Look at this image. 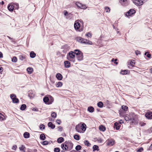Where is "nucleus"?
<instances>
[{"label": "nucleus", "instance_id": "aec40b11", "mask_svg": "<svg viewBox=\"0 0 152 152\" xmlns=\"http://www.w3.org/2000/svg\"><path fill=\"white\" fill-rule=\"evenodd\" d=\"M48 125L49 127H50L52 129H54L55 127V125L53 124L52 122H49L48 123Z\"/></svg>", "mask_w": 152, "mask_h": 152}, {"label": "nucleus", "instance_id": "5701e85b", "mask_svg": "<svg viewBox=\"0 0 152 152\" xmlns=\"http://www.w3.org/2000/svg\"><path fill=\"white\" fill-rule=\"evenodd\" d=\"M7 8H8V10L9 11H10V12H12L13 11V10L14 9V6H13L12 5H11L9 4Z\"/></svg>", "mask_w": 152, "mask_h": 152}, {"label": "nucleus", "instance_id": "4be33fe9", "mask_svg": "<svg viewBox=\"0 0 152 152\" xmlns=\"http://www.w3.org/2000/svg\"><path fill=\"white\" fill-rule=\"evenodd\" d=\"M80 127L82 131H85L86 129V125L85 124L83 123L80 126Z\"/></svg>", "mask_w": 152, "mask_h": 152}, {"label": "nucleus", "instance_id": "20e7f679", "mask_svg": "<svg viewBox=\"0 0 152 152\" xmlns=\"http://www.w3.org/2000/svg\"><path fill=\"white\" fill-rule=\"evenodd\" d=\"M80 23L77 22H75L74 24V27L75 29L77 31H82V29H80Z\"/></svg>", "mask_w": 152, "mask_h": 152}, {"label": "nucleus", "instance_id": "052dcab7", "mask_svg": "<svg viewBox=\"0 0 152 152\" xmlns=\"http://www.w3.org/2000/svg\"><path fill=\"white\" fill-rule=\"evenodd\" d=\"M65 144H64V143H62L61 144V148L63 149L65 147Z\"/></svg>", "mask_w": 152, "mask_h": 152}, {"label": "nucleus", "instance_id": "8fccbe9b", "mask_svg": "<svg viewBox=\"0 0 152 152\" xmlns=\"http://www.w3.org/2000/svg\"><path fill=\"white\" fill-rule=\"evenodd\" d=\"M25 148V147L23 145H22L21 147H19V149L20 151H23V152H25L24 151V148Z\"/></svg>", "mask_w": 152, "mask_h": 152}, {"label": "nucleus", "instance_id": "1a4fd4ad", "mask_svg": "<svg viewBox=\"0 0 152 152\" xmlns=\"http://www.w3.org/2000/svg\"><path fill=\"white\" fill-rule=\"evenodd\" d=\"M135 13V11L132 9H130L129 11L126 13V15L128 17L131 16Z\"/></svg>", "mask_w": 152, "mask_h": 152}, {"label": "nucleus", "instance_id": "cd10ccee", "mask_svg": "<svg viewBox=\"0 0 152 152\" xmlns=\"http://www.w3.org/2000/svg\"><path fill=\"white\" fill-rule=\"evenodd\" d=\"M29 136V133L28 132H25L23 134V137L25 138H28Z\"/></svg>", "mask_w": 152, "mask_h": 152}, {"label": "nucleus", "instance_id": "4468645a", "mask_svg": "<svg viewBox=\"0 0 152 152\" xmlns=\"http://www.w3.org/2000/svg\"><path fill=\"white\" fill-rule=\"evenodd\" d=\"M75 129L78 132L81 133L82 131L81 129L80 125V124H78L75 127Z\"/></svg>", "mask_w": 152, "mask_h": 152}, {"label": "nucleus", "instance_id": "2eb2a0df", "mask_svg": "<svg viewBox=\"0 0 152 152\" xmlns=\"http://www.w3.org/2000/svg\"><path fill=\"white\" fill-rule=\"evenodd\" d=\"M131 115H126L124 116V118L125 120L126 121H131V119L132 118Z\"/></svg>", "mask_w": 152, "mask_h": 152}, {"label": "nucleus", "instance_id": "dca6fc26", "mask_svg": "<svg viewBox=\"0 0 152 152\" xmlns=\"http://www.w3.org/2000/svg\"><path fill=\"white\" fill-rule=\"evenodd\" d=\"M65 67L68 68L70 66V64L68 61H66L64 62Z\"/></svg>", "mask_w": 152, "mask_h": 152}, {"label": "nucleus", "instance_id": "4d7b16f0", "mask_svg": "<svg viewBox=\"0 0 152 152\" xmlns=\"http://www.w3.org/2000/svg\"><path fill=\"white\" fill-rule=\"evenodd\" d=\"M143 150L142 148L141 147L137 150L138 152H141Z\"/></svg>", "mask_w": 152, "mask_h": 152}, {"label": "nucleus", "instance_id": "5fc2aeb1", "mask_svg": "<svg viewBox=\"0 0 152 152\" xmlns=\"http://www.w3.org/2000/svg\"><path fill=\"white\" fill-rule=\"evenodd\" d=\"M17 147V146L16 145H14L12 148V150L16 151V148Z\"/></svg>", "mask_w": 152, "mask_h": 152}, {"label": "nucleus", "instance_id": "ea45409f", "mask_svg": "<svg viewBox=\"0 0 152 152\" xmlns=\"http://www.w3.org/2000/svg\"><path fill=\"white\" fill-rule=\"evenodd\" d=\"M5 119L4 116V115L0 113V121H2L4 120Z\"/></svg>", "mask_w": 152, "mask_h": 152}, {"label": "nucleus", "instance_id": "7c9ffc66", "mask_svg": "<svg viewBox=\"0 0 152 152\" xmlns=\"http://www.w3.org/2000/svg\"><path fill=\"white\" fill-rule=\"evenodd\" d=\"M30 55L31 58H34L36 56V54L34 53V52L31 51L30 52Z\"/></svg>", "mask_w": 152, "mask_h": 152}, {"label": "nucleus", "instance_id": "bb28decb", "mask_svg": "<svg viewBox=\"0 0 152 152\" xmlns=\"http://www.w3.org/2000/svg\"><path fill=\"white\" fill-rule=\"evenodd\" d=\"M49 104H51L53 102L54 100L53 98L50 95H49Z\"/></svg>", "mask_w": 152, "mask_h": 152}, {"label": "nucleus", "instance_id": "f3484780", "mask_svg": "<svg viewBox=\"0 0 152 152\" xmlns=\"http://www.w3.org/2000/svg\"><path fill=\"white\" fill-rule=\"evenodd\" d=\"M83 53L77 56V59L79 61H81L83 60Z\"/></svg>", "mask_w": 152, "mask_h": 152}, {"label": "nucleus", "instance_id": "e2e57ef3", "mask_svg": "<svg viewBox=\"0 0 152 152\" xmlns=\"http://www.w3.org/2000/svg\"><path fill=\"white\" fill-rule=\"evenodd\" d=\"M58 130L61 132L62 131V128L61 126H59L58 127Z\"/></svg>", "mask_w": 152, "mask_h": 152}, {"label": "nucleus", "instance_id": "774afa93", "mask_svg": "<svg viewBox=\"0 0 152 152\" xmlns=\"http://www.w3.org/2000/svg\"><path fill=\"white\" fill-rule=\"evenodd\" d=\"M152 148V143L151 144L150 146L149 147V150H151Z\"/></svg>", "mask_w": 152, "mask_h": 152}, {"label": "nucleus", "instance_id": "c9c22d12", "mask_svg": "<svg viewBox=\"0 0 152 152\" xmlns=\"http://www.w3.org/2000/svg\"><path fill=\"white\" fill-rule=\"evenodd\" d=\"M73 137L74 139L76 140H80V136L77 134H75Z\"/></svg>", "mask_w": 152, "mask_h": 152}, {"label": "nucleus", "instance_id": "72a5a7b5", "mask_svg": "<svg viewBox=\"0 0 152 152\" xmlns=\"http://www.w3.org/2000/svg\"><path fill=\"white\" fill-rule=\"evenodd\" d=\"M98 106L100 108H102L103 107V104L102 102H99L97 103Z\"/></svg>", "mask_w": 152, "mask_h": 152}, {"label": "nucleus", "instance_id": "09e8293b", "mask_svg": "<svg viewBox=\"0 0 152 152\" xmlns=\"http://www.w3.org/2000/svg\"><path fill=\"white\" fill-rule=\"evenodd\" d=\"M54 152H60V149L58 148H55L54 150Z\"/></svg>", "mask_w": 152, "mask_h": 152}, {"label": "nucleus", "instance_id": "a211bd4d", "mask_svg": "<svg viewBox=\"0 0 152 152\" xmlns=\"http://www.w3.org/2000/svg\"><path fill=\"white\" fill-rule=\"evenodd\" d=\"M56 77L58 80H61L63 78L62 75L59 73H57L56 75Z\"/></svg>", "mask_w": 152, "mask_h": 152}, {"label": "nucleus", "instance_id": "c756f323", "mask_svg": "<svg viewBox=\"0 0 152 152\" xmlns=\"http://www.w3.org/2000/svg\"><path fill=\"white\" fill-rule=\"evenodd\" d=\"M27 71L29 74H31L33 71V69L32 68L29 67L27 69Z\"/></svg>", "mask_w": 152, "mask_h": 152}, {"label": "nucleus", "instance_id": "9d476101", "mask_svg": "<svg viewBox=\"0 0 152 152\" xmlns=\"http://www.w3.org/2000/svg\"><path fill=\"white\" fill-rule=\"evenodd\" d=\"M75 4L80 8L83 9H86L87 8V7H86L85 5L82 4L78 2H76Z\"/></svg>", "mask_w": 152, "mask_h": 152}, {"label": "nucleus", "instance_id": "4c0bfd02", "mask_svg": "<svg viewBox=\"0 0 152 152\" xmlns=\"http://www.w3.org/2000/svg\"><path fill=\"white\" fill-rule=\"evenodd\" d=\"M82 147L80 145H77L75 147V149L77 151H78L81 149Z\"/></svg>", "mask_w": 152, "mask_h": 152}, {"label": "nucleus", "instance_id": "ddd939ff", "mask_svg": "<svg viewBox=\"0 0 152 152\" xmlns=\"http://www.w3.org/2000/svg\"><path fill=\"white\" fill-rule=\"evenodd\" d=\"M43 101L45 104H49V96H45L43 99Z\"/></svg>", "mask_w": 152, "mask_h": 152}, {"label": "nucleus", "instance_id": "b1692460", "mask_svg": "<svg viewBox=\"0 0 152 152\" xmlns=\"http://www.w3.org/2000/svg\"><path fill=\"white\" fill-rule=\"evenodd\" d=\"M128 72H129V71L128 70L126 69L121 70L120 73L122 75H126L128 74Z\"/></svg>", "mask_w": 152, "mask_h": 152}, {"label": "nucleus", "instance_id": "393cba45", "mask_svg": "<svg viewBox=\"0 0 152 152\" xmlns=\"http://www.w3.org/2000/svg\"><path fill=\"white\" fill-rule=\"evenodd\" d=\"M88 111L90 113H92L94 111V108L92 106H89L88 108Z\"/></svg>", "mask_w": 152, "mask_h": 152}, {"label": "nucleus", "instance_id": "69168bd1", "mask_svg": "<svg viewBox=\"0 0 152 152\" xmlns=\"http://www.w3.org/2000/svg\"><path fill=\"white\" fill-rule=\"evenodd\" d=\"M97 140L98 142H100V143H101L102 142V140L100 138L98 139Z\"/></svg>", "mask_w": 152, "mask_h": 152}, {"label": "nucleus", "instance_id": "a18cd8bd", "mask_svg": "<svg viewBox=\"0 0 152 152\" xmlns=\"http://www.w3.org/2000/svg\"><path fill=\"white\" fill-rule=\"evenodd\" d=\"M39 128L40 129L43 130L45 129V126L44 124H41L39 125Z\"/></svg>", "mask_w": 152, "mask_h": 152}, {"label": "nucleus", "instance_id": "79ce46f5", "mask_svg": "<svg viewBox=\"0 0 152 152\" xmlns=\"http://www.w3.org/2000/svg\"><path fill=\"white\" fill-rule=\"evenodd\" d=\"M56 113L55 112H53L51 114V116L53 118H56Z\"/></svg>", "mask_w": 152, "mask_h": 152}, {"label": "nucleus", "instance_id": "a878e982", "mask_svg": "<svg viewBox=\"0 0 152 152\" xmlns=\"http://www.w3.org/2000/svg\"><path fill=\"white\" fill-rule=\"evenodd\" d=\"M40 139L42 140H44L46 139V137L44 134H41L40 135Z\"/></svg>", "mask_w": 152, "mask_h": 152}, {"label": "nucleus", "instance_id": "6e6d98bb", "mask_svg": "<svg viewBox=\"0 0 152 152\" xmlns=\"http://www.w3.org/2000/svg\"><path fill=\"white\" fill-rule=\"evenodd\" d=\"M56 122L58 124H60L61 122V121L60 120L58 119L56 121Z\"/></svg>", "mask_w": 152, "mask_h": 152}, {"label": "nucleus", "instance_id": "f03ea898", "mask_svg": "<svg viewBox=\"0 0 152 152\" xmlns=\"http://www.w3.org/2000/svg\"><path fill=\"white\" fill-rule=\"evenodd\" d=\"M132 115L131 122L132 123V124H137L138 123V116L137 115H135L134 113H133Z\"/></svg>", "mask_w": 152, "mask_h": 152}, {"label": "nucleus", "instance_id": "6ab92c4d", "mask_svg": "<svg viewBox=\"0 0 152 152\" xmlns=\"http://www.w3.org/2000/svg\"><path fill=\"white\" fill-rule=\"evenodd\" d=\"M120 125L117 122L114 124V128H115L117 130H118L120 129Z\"/></svg>", "mask_w": 152, "mask_h": 152}, {"label": "nucleus", "instance_id": "338daca9", "mask_svg": "<svg viewBox=\"0 0 152 152\" xmlns=\"http://www.w3.org/2000/svg\"><path fill=\"white\" fill-rule=\"evenodd\" d=\"M2 57H3V54L1 52H0V58H1Z\"/></svg>", "mask_w": 152, "mask_h": 152}, {"label": "nucleus", "instance_id": "39448f33", "mask_svg": "<svg viewBox=\"0 0 152 152\" xmlns=\"http://www.w3.org/2000/svg\"><path fill=\"white\" fill-rule=\"evenodd\" d=\"M11 98L12 100L13 103H18L19 100L18 99L16 98V96L14 94H12L10 95Z\"/></svg>", "mask_w": 152, "mask_h": 152}, {"label": "nucleus", "instance_id": "e433bc0d", "mask_svg": "<svg viewBox=\"0 0 152 152\" xmlns=\"http://www.w3.org/2000/svg\"><path fill=\"white\" fill-rule=\"evenodd\" d=\"M84 143L85 145L88 147L90 146L91 145L89 141L87 140H85L84 141Z\"/></svg>", "mask_w": 152, "mask_h": 152}, {"label": "nucleus", "instance_id": "412c9836", "mask_svg": "<svg viewBox=\"0 0 152 152\" xmlns=\"http://www.w3.org/2000/svg\"><path fill=\"white\" fill-rule=\"evenodd\" d=\"M75 55L76 54L77 56L83 53L80 50L78 49H75L74 50Z\"/></svg>", "mask_w": 152, "mask_h": 152}, {"label": "nucleus", "instance_id": "c03bdc74", "mask_svg": "<svg viewBox=\"0 0 152 152\" xmlns=\"http://www.w3.org/2000/svg\"><path fill=\"white\" fill-rule=\"evenodd\" d=\"M117 60V59H116V58L114 59V58H113L111 60V61L113 62L114 63V64H118V62H116Z\"/></svg>", "mask_w": 152, "mask_h": 152}, {"label": "nucleus", "instance_id": "f704fd0d", "mask_svg": "<svg viewBox=\"0 0 152 152\" xmlns=\"http://www.w3.org/2000/svg\"><path fill=\"white\" fill-rule=\"evenodd\" d=\"M93 149L94 151H98L99 150L98 146L96 145H94L93 147Z\"/></svg>", "mask_w": 152, "mask_h": 152}, {"label": "nucleus", "instance_id": "a19ab883", "mask_svg": "<svg viewBox=\"0 0 152 152\" xmlns=\"http://www.w3.org/2000/svg\"><path fill=\"white\" fill-rule=\"evenodd\" d=\"M12 61L15 63L17 61V58L15 56H14L12 59Z\"/></svg>", "mask_w": 152, "mask_h": 152}, {"label": "nucleus", "instance_id": "f8f14e48", "mask_svg": "<svg viewBox=\"0 0 152 152\" xmlns=\"http://www.w3.org/2000/svg\"><path fill=\"white\" fill-rule=\"evenodd\" d=\"M145 117L148 119H152V112H147L145 114Z\"/></svg>", "mask_w": 152, "mask_h": 152}, {"label": "nucleus", "instance_id": "7ed1b4c3", "mask_svg": "<svg viewBox=\"0 0 152 152\" xmlns=\"http://www.w3.org/2000/svg\"><path fill=\"white\" fill-rule=\"evenodd\" d=\"M64 144H65V146L67 147L69 150V151L72 149L73 144L71 141H66L64 142Z\"/></svg>", "mask_w": 152, "mask_h": 152}, {"label": "nucleus", "instance_id": "13d9d810", "mask_svg": "<svg viewBox=\"0 0 152 152\" xmlns=\"http://www.w3.org/2000/svg\"><path fill=\"white\" fill-rule=\"evenodd\" d=\"M68 60L70 61H72L73 62H74L75 61V58H70V60Z\"/></svg>", "mask_w": 152, "mask_h": 152}, {"label": "nucleus", "instance_id": "0eeeda50", "mask_svg": "<svg viewBox=\"0 0 152 152\" xmlns=\"http://www.w3.org/2000/svg\"><path fill=\"white\" fill-rule=\"evenodd\" d=\"M107 145L112 146L115 144V140L112 139H109L106 141Z\"/></svg>", "mask_w": 152, "mask_h": 152}, {"label": "nucleus", "instance_id": "473e14b6", "mask_svg": "<svg viewBox=\"0 0 152 152\" xmlns=\"http://www.w3.org/2000/svg\"><path fill=\"white\" fill-rule=\"evenodd\" d=\"M26 107V105L25 104H22L20 107V109L22 110H25Z\"/></svg>", "mask_w": 152, "mask_h": 152}, {"label": "nucleus", "instance_id": "37998d69", "mask_svg": "<svg viewBox=\"0 0 152 152\" xmlns=\"http://www.w3.org/2000/svg\"><path fill=\"white\" fill-rule=\"evenodd\" d=\"M19 59L23 61L25 58V57L22 55H20L19 56Z\"/></svg>", "mask_w": 152, "mask_h": 152}, {"label": "nucleus", "instance_id": "49530a36", "mask_svg": "<svg viewBox=\"0 0 152 152\" xmlns=\"http://www.w3.org/2000/svg\"><path fill=\"white\" fill-rule=\"evenodd\" d=\"M41 143L43 145H46L48 144V142L47 141H44L42 142Z\"/></svg>", "mask_w": 152, "mask_h": 152}, {"label": "nucleus", "instance_id": "9b49d317", "mask_svg": "<svg viewBox=\"0 0 152 152\" xmlns=\"http://www.w3.org/2000/svg\"><path fill=\"white\" fill-rule=\"evenodd\" d=\"M134 3L137 6H140L143 4L142 0H134Z\"/></svg>", "mask_w": 152, "mask_h": 152}, {"label": "nucleus", "instance_id": "603ef678", "mask_svg": "<svg viewBox=\"0 0 152 152\" xmlns=\"http://www.w3.org/2000/svg\"><path fill=\"white\" fill-rule=\"evenodd\" d=\"M134 64H135V63L134 61H131L130 62V65H131V66H134Z\"/></svg>", "mask_w": 152, "mask_h": 152}, {"label": "nucleus", "instance_id": "f257e3e1", "mask_svg": "<svg viewBox=\"0 0 152 152\" xmlns=\"http://www.w3.org/2000/svg\"><path fill=\"white\" fill-rule=\"evenodd\" d=\"M77 41L81 43H83L87 45H91L92 42L88 40L84 39L80 37H77L76 38Z\"/></svg>", "mask_w": 152, "mask_h": 152}, {"label": "nucleus", "instance_id": "864d4df0", "mask_svg": "<svg viewBox=\"0 0 152 152\" xmlns=\"http://www.w3.org/2000/svg\"><path fill=\"white\" fill-rule=\"evenodd\" d=\"M86 35V36L88 37H91V34H90L89 32L87 33Z\"/></svg>", "mask_w": 152, "mask_h": 152}, {"label": "nucleus", "instance_id": "0e129e2a", "mask_svg": "<svg viewBox=\"0 0 152 152\" xmlns=\"http://www.w3.org/2000/svg\"><path fill=\"white\" fill-rule=\"evenodd\" d=\"M32 110L35 111H38V109L36 107L33 108Z\"/></svg>", "mask_w": 152, "mask_h": 152}, {"label": "nucleus", "instance_id": "3c124183", "mask_svg": "<svg viewBox=\"0 0 152 152\" xmlns=\"http://www.w3.org/2000/svg\"><path fill=\"white\" fill-rule=\"evenodd\" d=\"M110 10V9L109 7H105V11L106 12H109Z\"/></svg>", "mask_w": 152, "mask_h": 152}, {"label": "nucleus", "instance_id": "423d86ee", "mask_svg": "<svg viewBox=\"0 0 152 152\" xmlns=\"http://www.w3.org/2000/svg\"><path fill=\"white\" fill-rule=\"evenodd\" d=\"M75 57L74 51H71L67 54L66 58L67 60H70V58H75Z\"/></svg>", "mask_w": 152, "mask_h": 152}, {"label": "nucleus", "instance_id": "2f4dec72", "mask_svg": "<svg viewBox=\"0 0 152 152\" xmlns=\"http://www.w3.org/2000/svg\"><path fill=\"white\" fill-rule=\"evenodd\" d=\"M99 129L100 131H102L103 132L104 131L106 130V128L103 125L100 126H99Z\"/></svg>", "mask_w": 152, "mask_h": 152}, {"label": "nucleus", "instance_id": "6e6552de", "mask_svg": "<svg viewBox=\"0 0 152 152\" xmlns=\"http://www.w3.org/2000/svg\"><path fill=\"white\" fill-rule=\"evenodd\" d=\"M128 107L126 106L123 105L121 106V110H120V114H122L123 113H125L128 110Z\"/></svg>", "mask_w": 152, "mask_h": 152}, {"label": "nucleus", "instance_id": "c85d7f7f", "mask_svg": "<svg viewBox=\"0 0 152 152\" xmlns=\"http://www.w3.org/2000/svg\"><path fill=\"white\" fill-rule=\"evenodd\" d=\"M57 142L58 143H61L64 141V139L62 137H60L57 139Z\"/></svg>", "mask_w": 152, "mask_h": 152}, {"label": "nucleus", "instance_id": "de8ad7c7", "mask_svg": "<svg viewBox=\"0 0 152 152\" xmlns=\"http://www.w3.org/2000/svg\"><path fill=\"white\" fill-rule=\"evenodd\" d=\"M144 55L146 56L148 58H150L151 57V55L147 52H145V53Z\"/></svg>", "mask_w": 152, "mask_h": 152}, {"label": "nucleus", "instance_id": "680f3d73", "mask_svg": "<svg viewBox=\"0 0 152 152\" xmlns=\"http://www.w3.org/2000/svg\"><path fill=\"white\" fill-rule=\"evenodd\" d=\"M135 54L136 55H137L138 54H140V51L137 50L135 51Z\"/></svg>", "mask_w": 152, "mask_h": 152}, {"label": "nucleus", "instance_id": "bf43d9fd", "mask_svg": "<svg viewBox=\"0 0 152 152\" xmlns=\"http://www.w3.org/2000/svg\"><path fill=\"white\" fill-rule=\"evenodd\" d=\"M64 14L65 16H66L68 14V12L66 11H64Z\"/></svg>", "mask_w": 152, "mask_h": 152}, {"label": "nucleus", "instance_id": "58836bf2", "mask_svg": "<svg viewBox=\"0 0 152 152\" xmlns=\"http://www.w3.org/2000/svg\"><path fill=\"white\" fill-rule=\"evenodd\" d=\"M62 86V83L61 82H59L56 84V86L57 87H61Z\"/></svg>", "mask_w": 152, "mask_h": 152}]
</instances>
